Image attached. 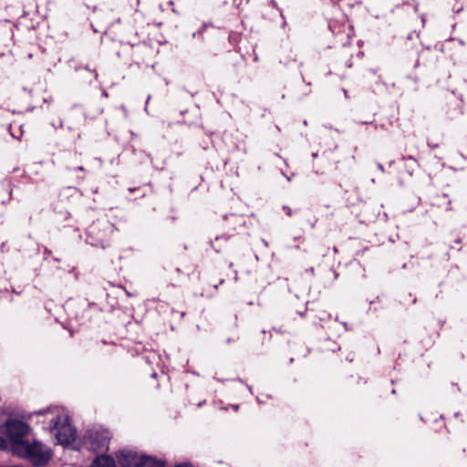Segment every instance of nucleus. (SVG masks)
Wrapping results in <instances>:
<instances>
[{
    "label": "nucleus",
    "instance_id": "nucleus-1",
    "mask_svg": "<svg viewBox=\"0 0 467 467\" xmlns=\"http://www.w3.org/2000/svg\"><path fill=\"white\" fill-rule=\"evenodd\" d=\"M37 414L48 417L50 431L57 439V443L67 445L74 441L76 431L71 426L68 416L62 408H47L39 410Z\"/></svg>",
    "mask_w": 467,
    "mask_h": 467
},
{
    "label": "nucleus",
    "instance_id": "nucleus-2",
    "mask_svg": "<svg viewBox=\"0 0 467 467\" xmlns=\"http://www.w3.org/2000/svg\"><path fill=\"white\" fill-rule=\"evenodd\" d=\"M30 427L23 420L10 419L0 426V450L9 449L14 453L17 444L25 443L24 438L29 433Z\"/></svg>",
    "mask_w": 467,
    "mask_h": 467
},
{
    "label": "nucleus",
    "instance_id": "nucleus-3",
    "mask_svg": "<svg viewBox=\"0 0 467 467\" xmlns=\"http://www.w3.org/2000/svg\"><path fill=\"white\" fill-rule=\"evenodd\" d=\"M14 454L28 460L35 467L46 466L53 457L52 450L41 441L20 443L14 449Z\"/></svg>",
    "mask_w": 467,
    "mask_h": 467
},
{
    "label": "nucleus",
    "instance_id": "nucleus-4",
    "mask_svg": "<svg viewBox=\"0 0 467 467\" xmlns=\"http://www.w3.org/2000/svg\"><path fill=\"white\" fill-rule=\"evenodd\" d=\"M117 459L121 467H164V462L130 450L120 451Z\"/></svg>",
    "mask_w": 467,
    "mask_h": 467
},
{
    "label": "nucleus",
    "instance_id": "nucleus-5",
    "mask_svg": "<svg viewBox=\"0 0 467 467\" xmlns=\"http://www.w3.org/2000/svg\"><path fill=\"white\" fill-rule=\"evenodd\" d=\"M110 434L105 429H93L84 435V444L93 451H103L109 449Z\"/></svg>",
    "mask_w": 467,
    "mask_h": 467
},
{
    "label": "nucleus",
    "instance_id": "nucleus-6",
    "mask_svg": "<svg viewBox=\"0 0 467 467\" xmlns=\"http://www.w3.org/2000/svg\"><path fill=\"white\" fill-rule=\"evenodd\" d=\"M92 467H117L113 458L108 455H99L92 462Z\"/></svg>",
    "mask_w": 467,
    "mask_h": 467
},
{
    "label": "nucleus",
    "instance_id": "nucleus-7",
    "mask_svg": "<svg viewBox=\"0 0 467 467\" xmlns=\"http://www.w3.org/2000/svg\"><path fill=\"white\" fill-rule=\"evenodd\" d=\"M378 168H379L382 172H384V171H385V170H384V167L382 166V164L379 163V164H378Z\"/></svg>",
    "mask_w": 467,
    "mask_h": 467
},
{
    "label": "nucleus",
    "instance_id": "nucleus-8",
    "mask_svg": "<svg viewBox=\"0 0 467 467\" xmlns=\"http://www.w3.org/2000/svg\"><path fill=\"white\" fill-rule=\"evenodd\" d=\"M285 210H286L287 215H291V209L287 207H284Z\"/></svg>",
    "mask_w": 467,
    "mask_h": 467
},
{
    "label": "nucleus",
    "instance_id": "nucleus-9",
    "mask_svg": "<svg viewBox=\"0 0 467 467\" xmlns=\"http://www.w3.org/2000/svg\"><path fill=\"white\" fill-rule=\"evenodd\" d=\"M175 467H192V466L185 463V464H179V465H177Z\"/></svg>",
    "mask_w": 467,
    "mask_h": 467
},
{
    "label": "nucleus",
    "instance_id": "nucleus-10",
    "mask_svg": "<svg viewBox=\"0 0 467 467\" xmlns=\"http://www.w3.org/2000/svg\"><path fill=\"white\" fill-rule=\"evenodd\" d=\"M77 169H78V171H84V168H83V167H81V166L78 167Z\"/></svg>",
    "mask_w": 467,
    "mask_h": 467
},
{
    "label": "nucleus",
    "instance_id": "nucleus-11",
    "mask_svg": "<svg viewBox=\"0 0 467 467\" xmlns=\"http://www.w3.org/2000/svg\"><path fill=\"white\" fill-rule=\"evenodd\" d=\"M344 94H345V97L347 98V97H348V92H347V90H344Z\"/></svg>",
    "mask_w": 467,
    "mask_h": 467
},
{
    "label": "nucleus",
    "instance_id": "nucleus-12",
    "mask_svg": "<svg viewBox=\"0 0 467 467\" xmlns=\"http://www.w3.org/2000/svg\"><path fill=\"white\" fill-rule=\"evenodd\" d=\"M5 467H20V466L13 465V466H5Z\"/></svg>",
    "mask_w": 467,
    "mask_h": 467
},
{
    "label": "nucleus",
    "instance_id": "nucleus-13",
    "mask_svg": "<svg viewBox=\"0 0 467 467\" xmlns=\"http://www.w3.org/2000/svg\"><path fill=\"white\" fill-rule=\"evenodd\" d=\"M156 376H157V374H156V373H153V374H152V377H153V378H156Z\"/></svg>",
    "mask_w": 467,
    "mask_h": 467
}]
</instances>
